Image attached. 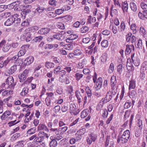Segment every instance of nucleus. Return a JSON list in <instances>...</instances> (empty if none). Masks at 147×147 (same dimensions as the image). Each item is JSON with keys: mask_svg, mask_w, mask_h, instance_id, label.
<instances>
[{"mask_svg": "<svg viewBox=\"0 0 147 147\" xmlns=\"http://www.w3.org/2000/svg\"><path fill=\"white\" fill-rule=\"evenodd\" d=\"M89 113V111L88 109H85L81 112V117L82 118H84L88 115Z\"/></svg>", "mask_w": 147, "mask_h": 147, "instance_id": "obj_30", "label": "nucleus"}, {"mask_svg": "<svg viewBox=\"0 0 147 147\" xmlns=\"http://www.w3.org/2000/svg\"><path fill=\"white\" fill-rule=\"evenodd\" d=\"M17 69V66L16 65H15L11 66L9 71V74H12Z\"/></svg>", "mask_w": 147, "mask_h": 147, "instance_id": "obj_54", "label": "nucleus"}, {"mask_svg": "<svg viewBox=\"0 0 147 147\" xmlns=\"http://www.w3.org/2000/svg\"><path fill=\"white\" fill-rule=\"evenodd\" d=\"M87 61L85 59H83L81 62L78 64V67L79 69L83 68L87 64Z\"/></svg>", "mask_w": 147, "mask_h": 147, "instance_id": "obj_23", "label": "nucleus"}, {"mask_svg": "<svg viewBox=\"0 0 147 147\" xmlns=\"http://www.w3.org/2000/svg\"><path fill=\"white\" fill-rule=\"evenodd\" d=\"M6 83L8 85L9 88L11 90L14 89V86L16 84V83L14 82V79L12 76L8 77L6 81Z\"/></svg>", "mask_w": 147, "mask_h": 147, "instance_id": "obj_2", "label": "nucleus"}, {"mask_svg": "<svg viewBox=\"0 0 147 147\" xmlns=\"http://www.w3.org/2000/svg\"><path fill=\"white\" fill-rule=\"evenodd\" d=\"M76 56H78L82 54V51L80 49H76L73 51Z\"/></svg>", "mask_w": 147, "mask_h": 147, "instance_id": "obj_52", "label": "nucleus"}, {"mask_svg": "<svg viewBox=\"0 0 147 147\" xmlns=\"http://www.w3.org/2000/svg\"><path fill=\"white\" fill-rule=\"evenodd\" d=\"M101 45L102 47H107L108 46V42L107 40H104L102 41Z\"/></svg>", "mask_w": 147, "mask_h": 147, "instance_id": "obj_64", "label": "nucleus"}, {"mask_svg": "<svg viewBox=\"0 0 147 147\" xmlns=\"http://www.w3.org/2000/svg\"><path fill=\"white\" fill-rule=\"evenodd\" d=\"M21 3V1H17L14 2L12 3L10 5V6H11L15 10H16L17 11H19V9L18 8H17Z\"/></svg>", "mask_w": 147, "mask_h": 147, "instance_id": "obj_19", "label": "nucleus"}, {"mask_svg": "<svg viewBox=\"0 0 147 147\" xmlns=\"http://www.w3.org/2000/svg\"><path fill=\"white\" fill-rule=\"evenodd\" d=\"M68 105L67 104L64 103L61 106V110L62 112H66L68 109Z\"/></svg>", "mask_w": 147, "mask_h": 147, "instance_id": "obj_55", "label": "nucleus"}, {"mask_svg": "<svg viewBox=\"0 0 147 147\" xmlns=\"http://www.w3.org/2000/svg\"><path fill=\"white\" fill-rule=\"evenodd\" d=\"M102 80L101 77L98 78L96 82L95 87L96 90H99L102 87Z\"/></svg>", "mask_w": 147, "mask_h": 147, "instance_id": "obj_12", "label": "nucleus"}, {"mask_svg": "<svg viewBox=\"0 0 147 147\" xmlns=\"http://www.w3.org/2000/svg\"><path fill=\"white\" fill-rule=\"evenodd\" d=\"M18 56L16 55L14 56L12 58L7 57V59L5 60V63L6 64V65L9 63V61H16L18 59Z\"/></svg>", "mask_w": 147, "mask_h": 147, "instance_id": "obj_26", "label": "nucleus"}, {"mask_svg": "<svg viewBox=\"0 0 147 147\" xmlns=\"http://www.w3.org/2000/svg\"><path fill=\"white\" fill-rule=\"evenodd\" d=\"M20 121L19 120L17 121V120H15L14 121H11L9 122L8 123V124L9 127H11L18 123Z\"/></svg>", "mask_w": 147, "mask_h": 147, "instance_id": "obj_56", "label": "nucleus"}, {"mask_svg": "<svg viewBox=\"0 0 147 147\" xmlns=\"http://www.w3.org/2000/svg\"><path fill=\"white\" fill-rule=\"evenodd\" d=\"M109 28L112 30V32L114 34H116L118 32V30L117 27L113 25H110Z\"/></svg>", "mask_w": 147, "mask_h": 147, "instance_id": "obj_41", "label": "nucleus"}, {"mask_svg": "<svg viewBox=\"0 0 147 147\" xmlns=\"http://www.w3.org/2000/svg\"><path fill=\"white\" fill-rule=\"evenodd\" d=\"M86 129L85 128H83L78 130L77 132L75 134L76 136H81V135H83L86 132Z\"/></svg>", "mask_w": 147, "mask_h": 147, "instance_id": "obj_37", "label": "nucleus"}, {"mask_svg": "<svg viewBox=\"0 0 147 147\" xmlns=\"http://www.w3.org/2000/svg\"><path fill=\"white\" fill-rule=\"evenodd\" d=\"M34 60V57L32 56H30L27 58L24 61V63L26 65H29L31 64Z\"/></svg>", "mask_w": 147, "mask_h": 147, "instance_id": "obj_24", "label": "nucleus"}, {"mask_svg": "<svg viewBox=\"0 0 147 147\" xmlns=\"http://www.w3.org/2000/svg\"><path fill=\"white\" fill-rule=\"evenodd\" d=\"M11 112L9 111H5L2 115L1 119L2 120L9 121L12 119V117L10 116Z\"/></svg>", "mask_w": 147, "mask_h": 147, "instance_id": "obj_3", "label": "nucleus"}, {"mask_svg": "<svg viewBox=\"0 0 147 147\" xmlns=\"http://www.w3.org/2000/svg\"><path fill=\"white\" fill-rule=\"evenodd\" d=\"M25 141L23 140H21L17 142V144L15 147H23L24 146V143Z\"/></svg>", "mask_w": 147, "mask_h": 147, "instance_id": "obj_60", "label": "nucleus"}, {"mask_svg": "<svg viewBox=\"0 0 147 147\" xmlns=\"http://www.w3.org/2000/svg\"><path fill=\"white\" fill-rule=\"evenodd\" d=\"M78 37L77 35L75 34H71L68 37V38L66 39V41L68 42H71L70 40H75Z\"/></svg>", "mask_w": 147, "mask_h": 147, "instance_id": "obj_25", "label": "nucleus"}, {"mask_svg": "<svg viewBox=\"0 0 147 147\" xmlns=\"http://www.w3.org/2000/svg\"><path fill=\"white\" fill-rule=\"evenodd\" d=\"M50 30V29L48 28H42L38 31V33L41 35H45L49 33Z\"/></svg>", "mask_w": 147, "mask_h": 147, "instance_id": "obj_16", "label": "nucleus"}, {"mask_svg": "<svg viewBox=\"0 0 147 147\" xmlns=\"http://www.w3.org/2000/svg\"><path fill=\"white\" fill-rule=\"evenodd\" d=\"M131 59L134 65L136 66H138L140 64V60L139 58L136 55L135 56L134 53L131 56Z\"/></svg>", "mask_w": 147, "mask_h": 147, "instance_id": "obj_7", "label": "nucleus"}, {"mask_svg": "<svg viewBox=\"0 0 147 147\" xmlns=\"http://www.w3.org/2000/svg\"><path fill=\"white\" fill-rule=\"evenodd\" d=\"M130 7L131 10L134 11H136L137 10V6L136 4L134 2L130 3Z\"/></svg>", "mask_w": 147, "mask_h": 147, "instance_id": "obj_45", "label": "nucleus"}, {"mask_svg": "<svg viewBox=\"0 0 147 147\" xmlns=\"http://www.w3.org/2000/svg\"><path fill=\"white\" fill-rule=\"evenodd\" d=\"M125 28V24L123 21L121 22L120 26L118 27V30L119 32L124 31Z\"/></svg>", "mask_w": 147, "mask_h": 147, "instance_id": "obj_31", "label": "nucleus"}, {"mask_svg": "<svg viewBox=\"0 0 147 147\" xmlns=\"http://www.w3.org/2000/svg\"><path fill=\"white\" fill-rule=\"evenodd\" d=\"M92 13L93 16H96V18L98 22H100L101 21V19L103 17V16L100 13L97 12V9L96 8H95L94 9Z\"/></svg>", "mask_w": 147, "mask_h": 147, "instance_id": "obj_10", "label": "nucleus"}, {"mask_svg": "<svg viewBox=\"0 0 147 147\" xmlns=\"http://www.w3.org/2000/svg\"><path fill=\"white\" fill-rule=\"evenodd\" d=\"M96 21V19L95 17H92V16H89L88 17L87 23L88 24H91L95 22Z\"/></svg>", "mask_w": 147, "mask_h": 147, "instance_id": "obj_33", "label": "nucleus"}, {"mask_svg": "<svg viewBox=\"0 0 147 147\" xmlns=\"http://www.w3.org/2000/svg\"><path fill=\"white\" fill-rule=\"evenodd\" d=\"M128 8V5L127 2L126 1H124L122 5V9L123 12H125V11L127 12Z\"/></svg>", "mask_w": 147, "mask_h": 147, "instance_id": "obj_36", "label": "nucleus"}, {"mask_svg": "<svg viewBox=\"0 0 147 147\" xmlns=\"http://www.w3.org/2000/svg\"><path fill=\"white\" fill-rule=\"evenodd\" d=\"M38 135L42 139L44 137H45L47 138H48L50 136L47 134L42 131H40L38 134Z\"/></svg>", "mask_w": 147, "mask_h": 147, "instance_id": "obj_35", "label": "nucleus"}, {"mask_svg": "<svg viewBox=\"0 0 147 147\" xmlns=\"http://www.w3.org/2000/svg\"><path fill=\"white\" fill-rule=\"evenodd\" d=\"M29 46L24 45L23 46L21 47V49L18 52V57H20L24 55L26 52V50L25 48H28Z\"/></svg>", "mask_w": 147, "mask_h": 147, "instance_id": "obj_17", "label": "nucleus"}, {"mask_svg": "<svg viewBox=\"0 0 147 147\" xmlns=\"http://www.w3.org/2000/svg\"><path fill=\"white\" fill-rule=\"evenodd\" d=\"M136 125L139 128V129H142L143 127L142 120L141 118L138 119Z\"/></svg>", "mask_w": 147, "mask_h": 147, "instance_id": "obj_44", "label": "nucleus"}, {"mask_svg": "<svg viewBox=\"0 0 147 147\" xmlns=\"http://www.w3.org/2000/svg\"><path fill=\"white\" fill-rule=\"evenodd\" d=\"M132 34L131 33H128L126 36V41L127 42H130L133 43L136 41V38L133 35L131 36Z\"/></svg>", "mask_w": 147, "mask_h": 147, "instance_id": "obj_14", "label": "nucleus"}, {"mask_svg": "<svg viewBox=\"0 0 147 147\" xmlns=\"http://www.w3.org/2000/svg\"><path fill=\"white\" fill-rule=\"evenodd\" d=\"M4 59V57H0V68H2L3 67H5L6 66V64L5 63V60L4 61H3Z\"/></svg>", "mask_w": 147, "mask_h": 147, "instance_id": "obj_42", "label": "nucleus"}, {"mask_svg": "<svg viewBox=\"0 0 147 147\" xmlns=\"http://www.w3.org/2000/svg\"><path fill=\"white\" fill-rule=\"evenodd\" d=\"M64 38V36L61 33H57L53 35V37L48 38V40L51 41L53 40V39H55L58 40H62Z\"/></svg>", "mask_w": 147, "mask_h": 147, "instance_id": "obj_11", "label": "nucleus"}, {"mask_svg": "<svg viewBox=\"0 0 147 147\" xmlns=\"http://www.w3.org/2000/svg\"><path fill=\"white\" fill-rule=\"evenodd\" d=\"M97 138V136L93 134L89 135L86 138V142L88 144L90 145L92 142H94Z\"/></svg>", "mask_w": 147, "mask_h": 147, "instance_id": "obj_6", "label": "nucleus"}, {"mask_svg": "<svg viewBox=\"0 0 147 147\" xmlns=\"http://www.w3.org/2000/svg\"><path fill=\"white\" fill-rule=\"evenodd\" d=\"M45 66L48 69L52 68L54 67V64L52 63L47 62L45 63Z\"/></svg>", "mask_w": 147, "mask_h": 147, "instance_id": "obj_62", "label": "nucleus"}, {"mask_svg": "<svg viewBox=\"0 0 147 147\" xmlns=\"http://www.w3.org/2000/svg\"><path fill=\"white\" fill-rule=\"evenodd\" d=\"M36 128L35 127H32L29 129L27 131V133L30 135L34 134L36 132Z\"/></svg>", "mask_w": 147, "mask_h": 147, "instance_id": "obj_47", "label": "nucleus"}, {"mask_svg": "<svg viewBox=\"0 0 147 147\" xmlns=\"http://www.w3.org/2000/svg\"><path fill=\"white\" fill-rule=\"evenodd\" d=\"M62 18H63V20L64 21L67 22L71 20L72 18V17L70 16H66L63 17L61 16L58 18H55V19L56 20L58 19H61Z\"/></svg>", "mask_w": 147, "mask_h": 147, "instance_id": "obj_29", "label": "nucleus"}, {"mask_svg": "<svg viewBox=\"0 0 147 147\" xmlns=\"http://www.w3.org/2000/svg\"><path fill=\"white\" fill-rule=\"evenodd\" d=\"M20 134L16 133L13 135L10 138V140L11 142H13L16 140L20 136Z\"/></svg>", "mask_w": 147, "mask_h": 147, "instance_id": "obj_38", "label": "nucleus"}, {"mask_svg": "<svg viewBox=\"0 0 147 147\" xmlns=\"http://www.w3.org/2000/svg\"><path fill=\"white\" fill-rule=\"evenodd\" d=\"M89 30V28L87 26H84L80 29V31L82 33H85L87 32Z\"/></svg>", "mask_w": 147, "mask_h": 147, "instance_id": "obj_46", "label": "nucleus"}, {"mask_svg": "<svg viewBox=\"0 0 147 147\" xmlns=\"http://www.w3.org/2000/svg\"><path fill=\"white\" fill-rule=\"evenodd\" d=\"M72 65H69L68 66H65L64 69L66 71V72L70 73L71 70V68L72 67Z\"/></svg>", "mask_w": 147, "mask_h": 147, "instance_id": "obj_59", "label": "nucleus"}, {"mask_svg": "<svg viewBox=\"0 0 147 147\" xmlns=\"http://www.w3.org/2000/svg\"><path fill=\"white\" fill-rule=\"evenodd\" d=\"M13 18L11 17L7 19L5 22L4 24L5 26H8L11 25L14 22L13 20L14 19Z\"/></svg>", "mask_w": 147, "mask_h": 147, "instance_id": "obj_34", "label": "nucleus"}, {"mask_svg": "<svg viewBox=\"0 0 147 147\" xmlns=\"http://www.w3.org/2000/svg\"><path fill=\"white\" fill-rule=\"evenodd\" d=\"M136 47L137 48L139 49H141L142 47V40L141 39H139L136 45Z\"/></svg>", "mask_w": 147, "mask_h": 147, "instance_id": "obj_61", "label": "nucleus"}, {"mask_svg": "<svg viewBox=\"0 0 147 147\" xmlns=\"http://www.w3.org/2000/svg\"><path fill=\"white\" fill-rule=\"evenodd\" d=\"M147 62L146 61L144 62L142 64L141 69L140 72H144L147 69Z\"/></svg>", "mask_w": 147, "mask_h": 147, "instance_id": "obj_43", "label": "nucleus"}, {"mask_svg": "<svg viewBox=\"0 0 147 147\" xmlns=\"http://www.w3.org/2000/svg\"><path fill=\"white\" fill-rule=\"evenodd\" d=\"M20 8H22V9H21V10H23V11L25 12L26 14L30 13L31 11L30 9H27V8H28L30 9L31 7V5H26V6L20 5Z\"/></svg>", "mask_w": 147, "mask_h": 147, "instance_id": "obj_21", "label": "nucleus"}, {"mask_svg": "<svg viewBox=\"0 0 147 147\" xmlns=\"http://www.w3.org/2000/svg\"><path fill=\"white\" fill-rule=\"evenodd\" d=\"M28 28L31 33H34L38 30L39 28L38 27L36 26H35Z\"/></svg>", "mask_w": 147, "mask_h": 147, "instance_id": "obj_51", "label": "nucleus"}, {"mask_svg": "<svg viewBox=\"0 0 147 147\" xmlns=\"http://www.w3.org/2000/svg\"><path fill=\"white\" fill-rule=\"evenodd\" d=\"M140 7L143 11H147V4L146 3L143 2H141Z\"/></svg>", "mask_w": 147, "mask_h": 147, "instance_id": "obj_53", "label": "nucleus"}, {"mask_svg": "<svg viewBox=\"0 0 147 147\" xmlns=\"http://www.w3.org/2000/svg\"><path fill=\"white\" fill-rule=\"evenodd\" d=\"M138 16L139 18L142 20L147 19V11H143L142 12H139Z\"/></svg>", "mask_w": 147, "mask_h": 147, "instance_id": "obj_22", "label": "nucleus"}, {"mask_svg": "<svg viewBox=\"0 0 147 147\" xmlns=\"http://www.w3.org/2000/svg\"><path fill=\"white\" fill-rule=\"evenodd\" d=\"M137 27L135 24H132L130 26V29L132 31L134 34H136L137 32Z\"/></svg>", "mask_w": 147, "mask_h": 147, "instance_id": "obj_49", "label": "nucleus"}, {"mask_svg": "<svg viewBox=\"0 0 147 147\" xmlns=\"http://www.w3.org/2000/svg\"><path fill=\"white\" fill-rule=\"evenodd\" d=\"M47 96L45 99V102L46 105L49 106L51 104V101L54 98V94L53 92H47L46 94Z\"/></svg>", "mask_w": 147, "mask_h": 147, "instance_id": "obj_4", "label": "nucleus"}, {"mask_svg": "<svg viewBox=\"0 0 147 147\" xmlns=\"http://www.w3.org/2000/svg\"><path fill=\"white\" fill-rule=\"evenodd\" d=\"M101 101L102 99L101 100L97 106V109L98 110L101 109L104 104L105 103L104 101L102 102Z\"/></svg>", "mask_w": 147, "mask_h": 147, "instance_id": "obj_63", "label": "nucleus"}, {"mask_svg": "<svg viewBox=\"0 0 147 147\" xmlns=\"http://www.w3.org/2000/svg\"><path fill=\"white\" fill-rule=\"evenodd\" d=\"M136 80L132 79L129 81V90H130L131 89H134L136 87Z\"/></svg>", "mask_w": 147, "mask_h": 147, "instance_id": "obj_27", "label": "nucleus"}, {"mask_svg": "<svg viewBox=\"0 0 147 147\" xmlns=\"http://www.w3.org/2000/svg\"><path fill=\"white\" fill-rule=\"evenodd\" d=\"M2 48V49L4 52H7L10 49V47L8 45L5 44V40H2L0 43V48Z\"/></svg>", "mask_w": 147, "mask_h": 147, "instance_id": "obj_8", "label": "nucleus"}, {"mask_svg": "<svg viewBox=\"0 0 147 147\" xmlns=\"http://www.w3.org/2000/svg\"><path fill=\"white\" fill-rule=\"evenodd\" d=\"M130 134L129 130H127L125 131L121 137L118 136L117 143L124 144L127 142L129 138Z\"/></svg>", "mask_w": 147, "mask_h": 147, "instance_id": "obj_1", "label": "nucleus"}, {"mask_svg": "<svg viewBox=\"0 0 147 147\" xmlns=\"http://www.w3.org/2000/svg\"><path fill=\"white\" fill-rule=\"evenodd\" d=\"M13 94L12 90H4L2 92V95L3 96H8Z\"/></svg>", "mask_w": 147, "mask_h": 147, "instance_id": "obj_40", "label": "nucleus"}, {"mask_svg": "<svg viewBox=\"0 0 147 147\" xmlns=\"http://www.w3.org/2000/svg\"><path fill=\"white\" fill-rule=\"evenodd\" d=\"M137 97V93L134 90H133L131 91V93L130 94V97L132 99H135Z\"/></svg>", "mask_w": 147, "mask_h": 147, "instance_id": "obj_58", "label": "nucleus"}, {"mask_svg": "<svg viewBox=\"0 0 147 147\" xmlns=\"http://www.w3.org/2000/svg\"><path fill=\"white\" fill-rule=\"evenodd\" d=\"M77 108L76 105L74 103H71L70 105V112L74 115H77L79 112L76 111Z\"/></svg>", "mask_w": 147, "mask_h": 147, "instance_id": "obj_9", "label": "nucleus"}, {"mask_svg": "<svg viewBox=\"0 0 147 147\" xmlns=\"http://www.w3.org/2000/svg\"><path fill=\"white\" fill-rule=\"evenodd\" d=\"M53 138V137L52 136H51L50 137V139L51 140L49 144L50 147H55L57 145L56 141Z\"/></svg>", "mask_w": 147, "mask_h": 147, "instance_id": "obj_32", "label": "nucleus"}, {"mask_svg": "<svg viewBox=\"0 0 147 147\" xmlns=\"http://www.w3.org/2000/svg\"><path fill=\"white\" fill-rule=\"evenodd\" d=\"M110 82L111 86V88L113 90L116 89V84L117 83V81L116 79V77L114 76H113L111 78Z\"/></svg>", "mask_w": 147, "mask_h": 147, "instance_id": "obj_15", "label": "nucleus"}, {"mask_svg": "<svg viewBox=\"0 0 147 147\" xmlns=\"http://www.w3.org/2000/svg\"><path fill=\"white\" fill-rule=\"evenodd\" d=\"M28 28L24 30V32L23 34V36L24 37L27 42L30 41L32 39V34Z\"/></svg>", "mask_w": 147, "mask_h": 147, "instance_id": "obj_5", "label": "nucleus"}, {"mask_svg": "<svg viewBox=\"0 0 147 147\" xmlns=\"http://www.w3.org/2000/svg\"><path fill=\"white\" fill-rule=\"evenodd\" d=\"M37 130L38 131L44 130L47 132L49 131V129L46 125L43 123H40L37 127Z\"/></svg>", "mask_w": 147, "mask_h": 147, "instance_id": "obj_18", "label": "nucleus"}, {"mask_svg": "<svg viewBox=\"0 0 147 147\" xmlns=\"http://www.w3.org/2000/svg\"><path fill=\"white\" fill-rule=\"evenodd\" d=\"M29 89L27 87H24L23 89L20 93V95L22 96H26L28 93Z\"/></svg>", "mask_w": 147, "mask_h": 147, "instance_id": "obj_39", "label": "nucleus"}, {"mask_svg": "<svg viewBox=\"0 0 147 147\" xmlns=\"http://www.w3.org/2000/svg\"><path fill=\"white\" fill-rule=\"evenodd\" d=\"M47 9L43 7H39L36 9L34 11V12L37 13H40L42 12L45 10L47 11Z\"/></svg>", "mask_w": 147, "mask_h": 147, "instance_id": "obj_50", "label": "nucleus"}, {"mask_svg": "<svg viewBox=\"0 0 147 147\" xmlns=\"http://www.w3.org/2000/svg\"><path fill=\"white\" fill-rule=\"evenodd\" d=\"M75 95L77 98L78 103H80L82 98V96L80 94V92L79 90H76L75 92Z\"/></svg>", "mask_w": 147, "mask_h": 147, "instance_id": "obj_28", "label": "nucleus"}, {"mask_svg": "<svg viewBox=\"0 0 147 147\" xmlns=\"http://www.w3.org/2000/svg\"><path fill=\"white\" fill-rule=\"evenodd\" d=\"M57 26L58 28L61 30H63L65 28L64 24L61 22H58L57 24Z\"/></svg>", "mask_w": 147, "mask_h": 147, "instance_id": "obj_57", "label": "nucleus"}, {"mask_svg": "<svg viewBox=\"0 0 147 147\" xmlns=\"http://www.w3.org/2000/svg\"><path fill=\"white\" fill-rule=\"evenodd\" d=\"M83 75L82 74L79 73H76L75 74L74 77L77 81H79L83 77Z\"/></svg>", "mask_w": 147, "mask_h": 147, "instance_id": "obj_48", "label": "nucleus"}, {"mask_svg": "<svg viewBox=\"0 0 147 147\" xmlns=\"http://www.w3.org/2000/svg\"><path fill=\"white\" fill-rule=\"evenodd\" d=\"M43 139L40 138L39 136H36L34 140L32 142L34 146L37 147L39 145L40 142H41L43 141Z\"/></svg>", "mask_w": 147, "mask_h": 147, "instance_id": "obj_20", "label": "nucleus"}, {"mask_svg": "<svg viewBox=\"0 0 147 147\" xmlns=\"http://www.w3.org/2000/svg\"><path fill=\"white\" fill-rule=\"evenodd\" d=\"M112 97L111 92L110 91H108L105 98H102V102L104 101L105 103L109 102L111 99Z\"/></svg>", "mask_w": 147, "mask_h": 147, "instance_id": "obj_13", "label": "nucleus"}]
</instances>
